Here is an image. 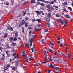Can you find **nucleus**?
Wrapping results in <instances>:
<instances>
[{
	"label": "nucleus",
	"instance_id": "nucleus-1",
	"mask_svg": "<svg viewBox=\"0 0 73 73\" xmlns=\"http://www.w3.org/2000/svg\"><path fill=\"white\" fill-rule=\"evenodd\" d=\"M53 59L54 61H55L56 62L60 60V59H59V58L56 56L54 57L53 58Z\"/></svg>",
	"mask_w": 73,
	"mask_h": 73
},
{
	"label": "nucleus",
	"instance_id": "nucleus-2",
	"mask_svg": "<svg viewBox=\"0 0 73 73\" xmlns=\"http://www.w3.org/2000/svg\"><path fill=\"white\" fill-rule=\"evenodd\" d=\"M61 24L62 25H64V26H65L66 25L67 23H66L65 21L64 20H62L61 21Z\"/></svg>",
	"mask_w": 73,
	"mask_h": 73
},
{
	"label": "nucleus",
	"instance_id": "nucleus-3",
	"mask_svg": "<svg viewBox=\"0 0 73 73\" xmlns=\"http://www.w3.org/2000/svg\"><path fill=\"white\" fill-rule=\"evenodd\" d=\"M22 56H23V58L24 59H26L28 58V56L27 54H23L22 55Z\"/></svg>",
	"mask_w": 73,
	"mask_h": 73
},
{
	"label": "nucleus",
	"instance_id": "nucleus-4",
	"mask_svg": "<svg viewBox=\"0 0 73 73\" xmlns=\"http://www.w3.org/2000/svg\"><path fill=\"white\" fill-rule=\"evenodd\" d=\"M33 41H34L33 38H30L29 42H31L32 43V42H33Z\"/></svg>",
	"mask_w": 73,
	"mask_h": 73
},
{
	"label": "nucleus",
	"instance_id": "nucleus-5",
	"mask_svg": "<svg viewBox=\"0 0 73 73\" xmlns=\"http://www.w3.org/2000/svg\"><path fill=\"white\" fill-rule=\"evenodd\" d=\"M6 53L7 54V56H10V53L9 51H6Z\"/></svg>",
	"mask_w": 73,
	"mask_h": 73
},
{
	"label": "nucleus",
	"instance_id": "nucleus-6",
	"mask_svg": "<svg viewBox=\"0 0 73 73\" xmlns=\"http://www.w3.org/2000/svg\"><path fill=\"white\" fill-rule=\"evenodd\" d=\"M17 58V59H19V55H16L14 56V59H15V58Z\"/></svg>",
	"mask_w": 73,
	"mask_h": 73
},
{
	"label": "nucleus",
	"instance_id": "nucleus-7",
	"mask_svg": "<svg viewBox=\"0 0 73 73\" xmlns=\"http://www.w3.org/2000/svg\"><path fill=\"white\" fill-rule=\"evenodd\" d=\"M25 21L24 19L22 20L21 24L22 25H24V24H25Z\"/></svg>",
	"mask_w": 73,
	"mask_h": 73
},
{
	"label": "nucleus",
	"instance_id": "nucleus-8",
	"mask_svg": "<svg viewBox=\"0 0 73 73\" xmlns=\"http://www.w3.org/2000/svg\"><path fill=\"white\" fill-rule=\"evenodd\" d=\"M35 12H36L37 14V16L40 15V12L39 11H35Z\"/></svg>",
	"mask_w": 73,
	"mask_h": 73
},
{
	"label": "nucleus",
	"instance_id": "nucleus-9",
	"mask_svg": "<svg viewBox=\"0 0 73 73\" xmlns=\"http://www.w3.org/2000/svg\"><path fill=\"white\" fill-rule=\"evenodd\" d=\"M4 68L5 70H7L8 69V67L7 65H6L4 67Z\"/></svg>",
	"mask_w": 73,
	"mask_h": 73
},
{
	"label": "nucleus",
	"instance_id": "nucleus-10",
	"mask_svg": "<svg viewBox=\"0 0 73 73\" xmlns=\"http://www.w3.org/2000/svg\"><path fill=\"white\" fill-rule=\"evenodd\" d=\"M62 5H63V6H65L66 5H68V3H67V2H65L64 3H62Z\"/></svg>",
	"mask_w": 73,
	"mask_h": 73
},
{
	"label": "nucleus",
	"instance_id": "nucleus-11",
	"mask_svg": "<svg viewBox=\"0 0 73 73\" xmlns=\"http://www.w3.org/2000/svg\"><path fill=\"white\" fill-rule=\"evenodd\" d=\"M54 65H53L52 64H50V65L48 66V67H50V68H54Z\"/></svg>",
	"mask_w": 73,
	"mask_h": 73
},
{
	"label": "nucleus",
	"instance_id": "nucleus-12",
	"mask_svg": "<svg viewBox=\"0 0 73 73\" xmlns=\"http://www.w3.org/2000/svg\"><path fill=\"white\" fill-rule=\"evenodd\" d=\"M8 36V33H6L4 35V37L5 38H7Z\"/></svg>",
	"mask_w": 73,
	"mask_h": 73
},
{
	"label": "nucleus",
	"instance_id": "nucleus-13",
	"mask_svg": "<svg viewBox=\"0 0 73 73\" xmlns=\"http://www.w3.org/2000/svg\"><path fill=\"white\" fill-rule=\"evenodd\" d=\"M25 29H24V27H23L22 28V33H24V30Z\"/></svg>",
	"mask_w": 73,
	"mask_h": 73
},
{
	"label": "nucleus",
	"instance_id": "nucleus-14",
	"mask_svg": "<svg viewBox=\"0 0 73 73\" xmlns=\"http://www.w3.org/2000/svg\"><path fill=\"white\" fill-rule=\"evenodd\" d=\"M30 3H36V2L35 1V0H31Z\"/></svg>",
	"mask_w": 73,
	"mask_h": 73
},
{
	"label": "nucleus",
	"instance_id": "nucleus-15",
	"mask_svg": "<svg viewBox=\"0 0 73 73\" xmlns=\"http://www.w3.org/2000/svg\"><path fill=\"white\" fill-rule=\"evenodd\" d=\"M50 20V17H48L46 18V21H48V22H49Z\"/></svg>",
	"mask_w": 73,
	"mask_h": 73
},
{
	"label": "nucleus",
	"instance_id": "nucleus-16",
	"mask_svg": "<svg viewBox=\"0 0 73 73\" xmlns=\"http://www.w3.org/2000/svg\"><path fill=\"white\" fill-rule=\"evenodd\" d=\"M11 68H12V70L15 71L16 70V69H15V67L14 66H12L11 67Z\"/></svg>",
	"mask_w": 73,
	"mask_h": 73
},
{
	"label": "nucleus",
	"instance_id": "nucleus-17",
	"mask_svg": "<svg viewBox=\"0 0 73 73\" xmlns=\"http://www.w3.org/2000/svg\"><path fill=\"white\" fill-rule=\"evenodd\" d=\"M36 21H38V23H40V22L41 21V19H36Z\"/></svg>",
	"mask_w": 73,
	"mask_h": 73
},
{
	"label": "nucleus",
	"instance_id": "nucleus-18",
	"mask_svg": "<svg viewBox=\"0 0 73 73\" xmlns=\"http://www.w3.org/2000/svg\"><path fill=\"white\" fill-rule=\"evenodd\" d=\"M42 2H44V3H50V2L49 1H46L43 0V1H42Z\"/></svg>",
	"mask_w": 73,
	"mask_h": 73
},
{
	"label": "nucleus",
	"instance_id": "nucleus-19",
	"mask_svg": "<svg viewBox=\"0 0 73 73\" xmlns=\"http://www.w3.org/2000/svg\"><path fill=\"white\" fill-rule=\"evenodd\" d=\"M46 8H48V9L50 8V5H49V4H48L46 6Z\"/></svg>",
	"mask_w": 73,
	"mask_h": 73
},
{
	"label": "nucleus",
	"instance_id": "nucleus-20",
	"mask_svg": "<svg viewBox=\"0 0 73 73\" xmlns=\"http://www.w3.org/2000/svg\"><path fill=\"white\" fill-rule=\"evenodd\" d=\"M13 37H11L9 38V41H10L12 42L13 41Z\"/></svg>",
	"mask_w": 73,
	"mask_h": 73
},
{
	"label": "nucleus",
	"instance_id": "nucleus-21",
	"mask_svg": "<svg viewBox=\"0 0 73 73\" xmlns=\"http://www.w3.org/2000/svg\"><path fill=\"white\" fill-rule=\"evenodd\" d=\"M25 27L26 28L28 27V23L26 22L25 23Z\"/></svg>",
	"mask_w": 73,
	"mask_h": 73
},
{
	"label": "nucleus",
	"instance_id": "nucleus-22",
	"mask_svg": "<svg viewBox=\"0 0 73 73\" xmlns=\"http://www.w3.org/2000/svg\"><path fill=\"white\" fill-rule=\"evenodd\" d=\"M25 46H26L27 47V48H29V44H28V43L26 44L25 45Z\"/></svg>",
	"mask_w": 73,
	"mask_h": 73
},
{
	"label": "nucleus",
	"instance_id": "nucleus-23",
	"mask_svg": "<svg viewBox=\"0 0 73 73\" xmlns=\"http://www.w3.org/2000/svg\"><path fill=\"white\" fill-rule=\"evenodd\" d=\"M18 36V33L17 32H16L15 33V37H17Z\"/></svg>",
	"mask_w": 73,
	"mask_h": 73
},
{
	"label": "nucleus",
	"instance_id": "nucleus-24",
	"mask_svg": "<svg viewBox=\"0 0 73 73\" xmlns=\"http://www.w3.org/2000/svg\"><path fill=\"white\" fill-rule=\"evenodd\" d=\"M55 69V70H54V71H57V70H58V68L57 67H55L54 68Z\"/></svg>",
	"mask_w": 73,
	"mask_h": 73
},
{
	"label": "nucleus",
	"instance_id": "nucleus-25",
	"mask_svg": "<svg viewBox=\"0 0 73 73\" xmlns=\"http://www.w3.org/2000/svg\"><path fill=\"white\" fill-rule=\"evenodd\" d=\"M46 27H49V23H46Z\"/></svg>",
	"mask_w": 73,
	"mask_h": 73
},
{
	"label": "nucleus",
	"instance_id": "nucleus-26",
	"mask_svg": "<svg viewBox=\"0 0 73 73\" xmlns=\"http://www.w3.org/2000/svg\"><path fill=\"white\" fill-rule=\"evenodd\" d=\"M33 57H31L29 59V61H31V60H33Z\"/></svg>",
	"mask_w": 73,
	"mask_h": 73
},
{
	"label": "nucleus",
	"instance_id": "nucleus-27",
	"mask_svg": "<svg viewBox=\"0 0 73 73\" xmlns=\"http://www.w3.org/2000/svg\"><path fill=\"white\" fill-rule=\"evenodd\" d=\"M68 9L69 10H70V11H72V8H71V7H68Z\"/></svg>",
	"mask_w": 73,
	"mask_h": 73
},
{
	"label": "nucleus",
	"instance_id": "nucleus-28",
	"mask_svg": "<svg viewBox=\"0 0 73 73\" xmlns=\"http://www.w3.org/2000/svg\"><path fill=\"white\" fill-rule=\"evenodd\" d=\"M44 39H42L41 40V42L42 43V44H44Z\"/></svg>",
	"mask_w": 73,
	"mask_h": 73
},
{
	"label": "nucleus",
	"instance_id": "nucleus-29",
	"mask_svg": "<svg viewBox=\"0 0 73 73\" xmlns=\"http://www.w3.org/2000/svg\"><path fill=\"white\" fill-rule=\"evenodd\" d=\"M53 23L54 24V25H55V26H57V23H56L55 22H53Z\"/></svg>",
	"mask_w": 73,
	"mask_h": 73
},
{
	"label": "nucleus",
	"instance_id": "nucleus-30",
	"mask_svg": "<svg viewBox=\"0 0 73 73\" xmlns=\"http://www.w3.org/2000/svg\"><path fill=\"white\" fill-rule=\"evenodd\" d=\"M65 17H66L67 18H68V19H69V18H70V17H69V15H65Z\"/></svg>",
	"mask_w": 73,
	"mask_h": 73
},
{
	"label": "nucleus",
	"instance_id": "nucleus-31",
	"mask_svg": "<svg viewBox=\"0 0 73 73\" xmlns=\"http://www.w3.org/2000/svg\"><path fill=\"white\" fill-rule=\"evenodd\" d=\"M7 30H10V26H8L7 27Z\"/></svg>",
	"mask_w": 73,
	"mask_h": 73
},
{
	"label": "nucleus",
	"instance_id": "nucleus-32",
	"mask_svg": "<svg viewBox=\"0 0 73 73\" xmlns=\"http://www.w3.org/2000/svg\"><path fill=\"white\" fill-rule=\"evenodd\" d=\"M34 30L35 31H40V29H36L35 28L34 29Z\"/></svg>",
	"mask_w": 73,
	"mask_h": 73
},
{
	"label": "nucleus",
	"instance_id": "nucleus-33",
	"mask_svg": "<svg viewBox=\"0 0 73 73\" xmlns=\"http://www.w3.org/2000/svg\"><path fill=\"white\" fill-rule=\"evenodd\" d=\"M54 3V1H52L50 3V4H53Z\"/></svg>",
	"mask_w": 73,
	"mask_h": 73
},
{
	"label": "nucleus",
	"instance_id": "nucleus-34",
	"mask_svg": "<svg viewBox=\"0 0 73 73\" xmlns=\"http://www.w3.org/2000/svg\"><path fill=\"white\" fill-rule=\"evenodd\" d=\"M17 40V38H16V37H15L13 41H16Z\"/></svg>",
	"mask_w": 73,
	"mask_h": 73
},
{
	"label": "nucleus",
	"instance_id": "nucleus-35",
	"mask_svg": "<svg viewBox=\"0 0 73 73\" xmlns=\"http://www.w3.org/2000/svg\"><path fill=\"white\" fill-rule=\"evenodd\" d=\"M43 51L44 53V55H45L46 54V51L45 50H43Z\"/></svg>",
	"mask_w": 73,
	"mask_h": 73
},
{
	"label": "nucleus",
	"instance_id": "nucleus-36",
	"mask_svg": "<svg viewBox=\"0 0 73 73\" xmlns=\"http://www.w3.org/2000/svg\"><path fill=\"white\" fill-rule=\"evenodd\" d=\"M6 48H10V47L9 46V45L8 44H7L6 45Z\"/></svg>",
	"mask_w": 73,
	"mask_h": 73
},
{
	"label": "nucleus",
	"instance_id": "nucleus-37",
	"mask_svg": "<svg viewBox=\"0 0 73 73\" xmlns=\"http://www.w3.org/2000/svg\"><path fill=\"white\" fill-rule=\"evenodd\" d=\"M48 17H51V13H49L48 14Z\"/></svg>",
	"mask_w": 73,
	"mask_h": 73
},
{
	"label": "nucleus",
	"instance_id": "nucleus-38",
	"mask_svg": "<svg viewBox=\"0 0 73 73\" xmlns=\"http://www.w3.org/2000/svg\"><path fill=\"white\" fill-rule=\"evenodd\" d=\"M18 26L19 27H21V26H22V24H21V23L19 24Z\"/></svg>",
	"mask_w": 73,
	"mask_h": 73
},
{
	"label": "nucleus",
	"instance_id": "nucleus-39",
	"mask_svg": "<svg viewBox=\"0 0 73 73\" xmlns=\"http://www.w3.org/2000/svg\"><path fill=\"white\" fill-rule=\"evenodd\" d=\"M10 30H11V31H13V28L11 27V26H10Z\"/></svg>",
	"mask_w": 73,
	"mask_h": 73
},
{
	"label": "nucleus",
	"instance_id": "nucleus-40",
	"mask_svg": "<svg viewBox=\"0 0 73 73\" xmlns=\"http://www.w3.org/2000/svg\"><path fill=\"white\" fill-rule=\"evenodd\" d=\"M12 45H13V46H15V45H16V44L15 43L13 42L12 44Z\"/></svg>",
	"mask_w": 73,
	"mask_h": 73
},
{
	"label": "nucleus",
	"instance_id": "nucleus-41",
	"mask_svg": "<svg viewBox=\"0 0 73 73\" xmlns=\"http://www.w3.org/2000/svg\"><path fill=\"white\" fill-rule=\"evenodd\" d=\"M41 2H37V4L38 5H41Z\"/></svg>",
	"mask_w": 73,
	"mask_h": 73
},
{
	"label": "nucleus",
	"instance_id": "nucleus-42",
	"mask_svg": "<svg viewBox=\"0 0 73 73\" xmlns=\"http://www.w3.org/2000/svg\"><path fill=\"white\" fill-rule=\"evenodd\" d=\"M40 5L41 6H45V4L43 3H41Z\"/></svg>",
	"mask_w": 73,
	"mask_h": 73
},
{
	"label": "nucleus",
	"instance_id": "nucleus-43",
	"mask_svg": "<svg viewBox=\"0 0 73 73\" xmlns=\"http://www.w3.org/2000/svg\"><path fill=\"white\" fill-rule=\"evenodd\" d=\"M50 7H51V9L52 11H54V8H53V7L51 6Z\"/></svg>",
	"mask_w": 73,
	"mask_h": 73
},
{
	"label": "nucleus",
	"instance_id": "nucleus-44",
	"mask_svg": "<svg viewBox=\"0 0 73 73\" xmlns=\"http://www.w3.org/2000/svg\"><path fill=\"white\" fill-rule=\"evenodd\" d=\"M31 50L32 51V52H33V51H34V47H33L31 49Z\"/></svg>",
	"mask_w": 73,
	"mask_h": 73
},
{
	"label": "nucleus",
	"instance_id": "nucleus-45",
	"mask_svg": "<svg viewBox=\"0 0 73 73\" xmlns=\"http://www.w3.org/2000/svg\"><path fill=\"white\" fill-rule=\"evenodd\" d=\"M68 58H70V54L69 53H68Z\"/></svg>",
	"mask_w": 73,
	"mask_h": 73
},
{
	"label": "nucleus",
	"instance_id": "nucleus-46",
	"mask_svg": "<svg viewBox=\"0 0 73 73\" xmlns=\"http://www.w3.org/2000/svg\"><path fill=\"white\" fill-rule=\"evenodd\" d=\"M48 58L49 60L50 61H51V62H52V60L51 58H50V57H48Z\"/></svg>",
	"mask_w": 73,
	"mask_h": 73
},
{
	"label": "nucleus",
	"instance_id": "nucleus-47",
	"mask_svg": "<svg viewBox=\"0 0 73 73\" xmlns=\"http://www.w3.org/2000/svg\"><path fill=\"white\" fill-rule=\"evenodd\" d=\"M47 57H48V55H45V57L46 60H48V58H47Z\"/></svg>",
	"mask_w": 73,
	"mask_h": 73
},
{
	"label": "nucleus",
	"instance_id": "nucleus-48",
	"mask_svg": "<svg viewBox=\"0 0 73 73\" xmlns=\"http://www.w3.org/2000/svg\"><path fill=\"white\" fill-rule=\"evenodd\" d=\"M36 21V19H34L32 20L31 21H32V22H34V21Z\"/></svg>",
	"mask_w": 73,
	"mask_h": 73
},
{
	"label": "nucleus",
	"instance_id": "nucleus-49",
	"mask_svg": "<svg viewBox=\"0 0 73 73\" xmlns=\"http://www.w3.org/2000/svg\"><path fill=\"white\" fill-rule=\"evenodd\" d=\"M35 66H38V63H37L35 64Z\"/></svg>",
	"mask_w": 73,
	"mask_h": 73
},
{
	"label": "nucleus",
	"instance_id": "nucleus-50",
	"mask_svg": "<svg viewBox=\"0 0 73 73\" xmlns=\"http://www.w3.org/2000/svg\"><path fill=\"white\" fill-rule=\"evenodd\" d=\"M32 42H30L29 46H30V47H31V46H32Z\"/></svg>",
	"mask_w": 73,
	"mask_h": 73
},
{
	"label": "nucleus",
	"instance_id": "nucleus-51",
	"mask_svg": "<svg viewBox=\"0 0 73 73\" xmlns=\"http://www.w3.org/2000/svg\"><path fill=\"white\" fill-rule=\"evenodd\" d=\"M48 51L49 52H51L52 51V50L49 48L48 49Z\"/></svg>",
	"mask_w": 73,
	"mask_h": 73
},
{
	"label": "nucleus",
	"instance_id": "nucleus-52",
	"mask_svg": "<svg viewBox=\"0 0 73 73\" xmlns=\"http://www.w3.org/2000/svg\"><path fill=\"white\" fill-rule=\"evenodd\" d=\"M37 27H41V25L40 24H38L37 25Z\"/></svg>",
	"mask_w": 73,
	"mask_h": 73
},
{
	"label": "nucleus",
	"instance_id": "nucleus-53",
	"mask_svg": "<svg viewBox=\"0 0 73 73\" xmlns=\"http://www.w3.org/2000/svg\"><path fill=\"white\" fill-rule=\"evenodd\" d=\"M43 63V64H46V63H47V61L46 60H45Z\"/></svg>",
	"mask_w": 73,
	"mask_h": 73
},
{
	"label": "nucleus",
	"instance_id": "nucleus-54",
	"mask_svg": "<svg viewBox=\"0 0 73 73\" xmlns=\"http://www.w3.org/2000/svg\"><path fill=\"white\" fill-rule=\"evenodd\" d=\"M28 17H26L25 18V20L26 21L28 20Z\"/></svg>",
	"mask_w": 73,
	"mask_h": 73
},
{
	"label": "nucleus",
	"instance_id": "nucleus-55",
	"mask_svg": "<svg viewBox=\"0 0 73 73\" xmlns=\"http://www.w3.org/2000/svg\"><path fill=\"white\" fill-rule=\"evenodd\" d=\"M62 10L65 12H68V11L66 10H65V9H62Z\"/></svg>",
	"mask_w": 73,
	"mask_h": 73
},
{
	"label": "nucleus",
	"instance_id": "nucleus-56",
	"mask_svg": "<svg viewBox=\"0 0 73 73\" xmlns=\"http://www.w3.org/2000/svg\"><path fill=\"white\" fill-rule=\"evenodd\" d=\"M56 38L58 40H61V38L60 37H57Z\"/></svg>",
	"mask_w": 73,
	"mask_h": 73
},
{
	"label": "nucleus",
	"instance_id": "nucleus-57",
	"mask_svg": "<svg viewBox=\"0 0 73 73\" xmlns=\"http://www.w3.org/2000/svg\"><path fill=\"white\" fill-rule=\"evenodd\" d=\"M6 4L7 5H8V6L9 5V3H8V2H6Z\"/></svg>",
	"mask_w": 73,
	"mask_h": 73
},
{
	"label": "nucleus",
	"instance_id": "nucleus-58",
	"mask_svg": "<svg viewBox=\"0 0 73 73\" xmlns=\"http://www.w3.org/2000/svg\"><path fill=\"white\" fill-rule=\"evenodd\" d=\"M4 58H5V56H3V57H2V59L3 60H4Z\"/></svg>",
	"mask_w": 73,
	"mask_h": 73
},
{
	"label": "nucleus",
	"instance_id": "nucleus-59",
	"mask_svg": "<svg viewBox=\"0 0 73 73\" xmlns=\"http://www.w3.org/2000/svg\"><path fill=\"white\" fill-rule=\"evenodd\" d=\"M26 13V11H23V15L25 16V14Z\"/></svg>",
	"mask_w": 73,
	"mask_h": 73
},
{
	"label": "nucleus",
	"instance_id": "nucleus-60",
	"mask_svg": "<svg viewBox=\"0 0 73 73\" xmlns=\"http://www.w3.org/2000/svg\"><path fill=\"white\" fill-rule=\"evenodd\" d=\"M47 71L48 73H50V72H50V71L49 69L47 70Z\"/></svg>",
	"mask_w": 73,
	"mask_h": 73
},
{
	"label": "nucleus",
	"instance_id": "nucleus-61",
	"mask_svg": "<svg viewBox=\"0 0 73 73\" xmlns=\"http://www.w3.org/2000/svg\"><path fill=\"white\" fill-rule=\"evenodd\" d=\"M53 7H55V8H58V6H55V5L53 6Z\"/></svg>",
	"mask_w": 73,
	"mask_h": 73
},
{
	"label": "nucleus",
	"instance_id": "nucleus-62",
	"mask_svg": "<svg viewBox=\"0 0 73 73\" xmlns=\"http://www.w3.org/2000/svg\"><path fill=\"white\" fill-rule=\"evenodd\" d=\"M53 53L54 55H56V53L55 52H53Z\"/></svg>",
	"mask_w": 73,
	"mask_h": 73
},
{
	"label": "nucleus",
	"instance_id": "nucleus-63",
	"mask_svg": "<svg viewBox=\"0 0 73 73\" xmlns=\"http://www.w3.org/2000/svg\"><path fill=\"white\" fill-rule=\"evenodd\" d=\"M48 9H49L48 10V12H50V11H51V9H50V8Z\"/></svg>",
	"mask_w": 73,
	"mask_h": 73
},
{
	"label": "nucleus",
	"instance_id": "nucleus-64",
	"mask_svg": "<svg viewBox=\"0 0 73 73\" xmlns=\"http://www.w3.org/2000/svg\"><path fill=\"white\" fill-rule=\"evenodd\" d=\"M31 33H32V31H31V30L29 32V34H31Z\"/></svg>",
	"mask_w": 73,
	"mask_h": 73
}]
</instances>
